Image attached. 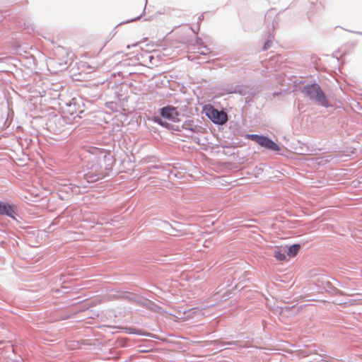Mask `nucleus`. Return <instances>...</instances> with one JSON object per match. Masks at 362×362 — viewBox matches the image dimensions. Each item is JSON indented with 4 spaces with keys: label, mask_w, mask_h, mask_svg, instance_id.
Here are the masks:
<instances>
[{
    "label": "nucleus",
    "mask_w": 362,
    "mask_h": 362,
    "mask_svg": "<svg viewBox=\"0 0 362 362\" xmlns=\"http://www.w3.org/2000/svg\"><path fill=\"white\" fill-rule=\"evenodd\" d=\"M247 138L252 141L256 142L260 146L265 148L271 151H280L279 146L269 137L264 135H259L255 134H247Z\"/></svg>",
    "instance_id": "nucleus-2"
},
{
    "label": "nucleus",
    "mask_w": 362,
    "mask_h": 362,
    "mask_svg": "<svg viewBox=\"0 0 362 362\" xmlns=\"http://www.w3.org/2000/svg\"><path fill=\"white\" fill-rule=\"evenodd\" d=\"M274 257L279 261H284L286 259L285 251L278 249L274 250Z\"/></svg>",
    "instance_id": "nucleus-11"
},
{
    "label": "nucleus",
    "mask_w": 362,
    "mask_h": 362,
    "mask_svg": "<svg viewBox=\"0 0 362 362\" xmlns=\"http://www.w3.org/2000/svg\"><path fill=\"white\" fill-rule=\"evenodd\" d=\"M206 115L213 123L218 125L226 124L228 119V115L225 112L211 106L206 110Z\"/></svg>",
    "instance_id": "nucleus-3"
},
{
    "label": "nucleus",
    "mask_w": 362,
    "mask_h": 362,
    "mask_svg": "<svg viewBox=\"0 0 362 362\" xmlns=\"http://www.w3.org/2000/svg\"><path fill=\"white\" fill-rule=\"evenodd\" d=\"M17 206L15 204L0 201V215L7 216L16 220Z\"/></svg>",
    "instance_id": "nucleus-5"
},
{
    "label": "nucleus",
    "mask_w": 362,
    "mask_h": 362,
    "mask_svg": "<svg viewBox=\"0 0 362 362\" xmlns=\"http://www.w3.org/2000/svg\"><path fill=\"white\" fill-rule=\"evenodd\" d=\"M199 41H202V40H201V39H199H199H197V42H198Z\"/></svg>",
    "instance_id": "nucleus-20"
},
{
    "label": "nucleus",
    "mask_w": 362,
    "mask_h": 362,
    "mask_svg": "<svg viewBox=\"0 0 362 362\" xmlns=\"http://www.w3.org/2000/svg\"><path fill=\"white\" fill-rule=\"evenodd\" d=\"M160 114L162 117L171 122H175L177 117L180 115L177 108L171 105L161 107L160 109Z\"/></svg>",
    "instance_id": "nucleus-6"
},
{
    "label": "nucleus",
    "mask_w": 362,
    "mask_h": 362,
    "mask_svg": "<svg viewBox=\"0 0 362 362\" xmlns=\"http://www.w3.org/2000/svg\"><path fill=\"white\" fill-rule=\"evenodd\" d=\"M66 124L65 119L62 117H56L50 122V128L56 134H60L64 131V126Z\"/></svg>",
    "instance_id": "nucleus-7"
},
{
    "label": "nucleus",
    "mask_w": 362,
    "mask_h": 362,
    "mask_svg": "<svg viewBox=\"0 0 362 362\" xmlns=\"http://www.w3.org/2000/svg\"><path fill=\"white\" fill-rule=\"evenodd\" d=\"M202 18H204V16H202V18H201V17H199V20H202Z\"/></svg>",
    "instance_id": "nucleus-18"
},
{
    "label": "nucleus",
    "mask_w": 362,
    "mask_h": 362,
    "mask_svg": "<svg viewBox=\"0 0 362 362\" xmlns=\"http://www.w3.org/2000/svg\"><path fill=\"white\" fill-rule=\"evenodd\" d=\"M164 229H165L168 233L171 235H176L173 232L175 230L174 228L171 227L168 223L165 222L164 223Z\"/></svg>",
    "instance_id": "nucleus-14"
},
{
    "label": "nucleus",
    "mask_w": 362,
    "mask_h": 362,
    "mask_svg": "<svg viewBox=\"0 0 362 362\" xmlns=\"http://www.w3.org/2000/svg\"><path fill=\"white\" fill-rule=\"evenodd\" d=\"M153 121L159 124L160 126L165 127L168 129H172V130H179L178 128H175V125L167 122L166 121H164L159 116H154L153 117Z\"/></svg>",
    "instance_id": "nucleus-8"
},
{
    "label": "nucleus",
    "mask_w": 362,
    "mask_h": 362,
    "mask_svg": "<svg viewBox=\"0 0 362 362\" xmlns=\"http://www.w3.org/2000/svg\"><path fill=\"white\" fill-rule=\"evenodd\" d=\"M146 4H147V0L145 1V6H146ZM145 11H146V6H144L141 15H140V16H137L136 18L129 19V20L127 21L126 22H124V23H130V22H134L136 21H138L139 19H140V18L142 16V15L144 14ZM122 24H124V22H122V23H119L117 25H122Z\"/></svg>",
    "instance_id": "nucleus-13"
},
{
    "label": "nucleus",
    "mask_w": 362,
    "mask_h": 362,
    "mask_svg": "<svg viewBox=\"0 0 362 362\" xmlns=\"http://www.w3.org/2000/svg\"><path fill=\"white\" fill-rule=\"evenodd\" d=\"M105 173L102 170L101 166L98 164L93 165L87 173L83 174V177L88 183H93L99 180L104 178Z\"/></svg>",
    "instance_id": "nucleus-4"
},
{
    "label": "nucleus",
    "mask_w": 362,
    "mask_h": 362,
    "mask_svg": "<svg viewBox=\"0 0 362 362\" xmlns=\"http://www.w3.org/2000/svg\"><path fill=\"white\" fill-rule=\"evenodd\" d=\"M202 48L204 49L200 52L202 54H206L207 52H209V49L206 46H204Z\"/></svg>",
    "instance_id": "nucleus-16"
},
{
    "label": "nucleus",
    "mask_w": 362,
    "mask_h": 362,
    "mask_svg": "<svg viewBox=\"0 0 362 362\" xmlns=\"http://www.w3.org/2000/svg\"><path fill=\"white\" fill-rule=\"evenodd\" d=\"M300 247L301 245L300 244H293L288 248L287 255L289 257L296 256L298 254Z\"/></svg>",
    "instance_id": "nucleus-9"
},
{
    "label": "nucleus",
    "mask_w": 362,
    "mask_h": 362,
    "mask_svg": "<svg viewBox=\"0 0 362 362\" xmlns=\"http://www.w3.org/2000/svg\"><path fill=\"white\" fill-rule=\"evenodd\" d=\"M311 4H314L315 6L317 8V9L320 8V7L321 6V4H318L317 3L314 4L312 2Z\"/></svg>",
    "instance_id": "nucleus-17"
},
{
    "label": "nucleus",
    "mask_w": 362,
    "mask_h": 362,
    "mask_svg": "<svg viewBox=\"0 0 362 362\" xmlns=\"http://www.w3.org/2000/svg\"><path fill=\"white\" fill-rule=\"evenodd\" d=\"M202 18H204V16H202V18H201V17H199V20H202Z\"/></svg>",
    "instance_id": "nucleus-19"
},
{
    "label": "nucleus",
    "mask_w": 362,
    "mask_h": 362,
    "mask_svg": "<svg viewBox=\"0 0 362 362\" xmlns=\"http://www.w3.org/2000/svg\"><path fill=\"white\" fill-rule=\"evenodd\" d=\"M301 93L311 102L323 107H332L327 96L317 83L307 84L301 88Z\"/></svg>",
    "instance_id": "nucleus-1"
},
{
    "label": "nucleus",
    "mask_w": 362,
    "mask_h": 362,
    "mask_svg": "<svg viewBox=\"0 0 362 362\" xmlns=\"http://www.w3.org/2000/svg\"><path fill=\"white\" fill-rule=\"evenodd\" d=\"M182 128L186 129L187 131H189L192 133L197 132V127H192L189 124H185L182 125Z\"/></svg>",
    "instance_id": "nucleus-15"
},
{
    "label": "nucleus",
    "mask_w": 362,
    "mask_h": 362,
    "mask_svg": "<svg viewBox=\"0 0 362 362\" xmlns=\"http://www.w3.org/2000/svg\"><path fill=\"white\" fill-rule=\"evenodd\" d=\"M122 298L127 299L128 300H129L131 302H136V303L139 302L138 297L134 293H126L122 296Z\"/></svg>",
    "instance_id": "nucleus-12"
},
{
    "label": "nucleus",
    "mask_w": 362,
    "mask_h": 362,
    "mask_svg": "<svg viewBox=\"0 0 362 362\" xmlns=\"http://www.w3.org/2000/svg\"><path fill=\"white\" fill-rule=\"evenodd\" d=\"M232 343L230 342H227L226 344H231Z\"/></svg>",
    "instance_id": "nucleus-21"
},
{
    "label": "nucleus",
    "mask_w": 362,
    "mask_h": 362,
    "mask_svg": "<svg viewBox=\"0 0 362 362\" xmlns=\"http://www.w3.org/2000/svg\"><path fill=\"white\" fill-rule=\"evenodd\" d=\"M274 38V34L271 33L269 32V34H268L267 40V41L265 42V43L264 44L263 47H262V49L264 51L267 50L268 49H269L271 47V45L272 44V40H273Z\"/></svg>",
    "instance_id": "nucleus-10"
}]
</instances>
